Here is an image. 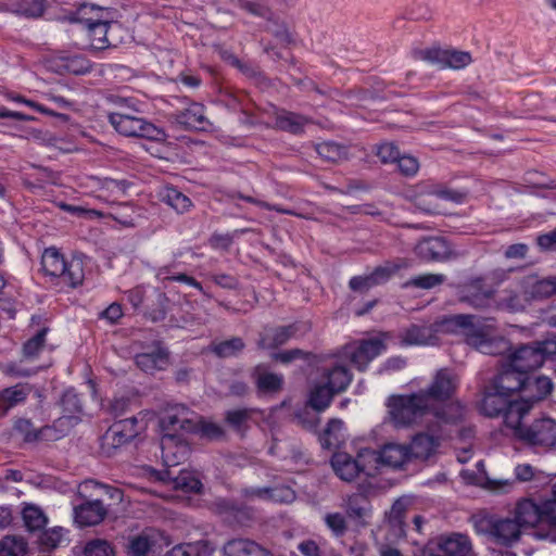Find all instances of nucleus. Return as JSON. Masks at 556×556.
I'll list each match as a JSON object with an SVG mask.
<instances>
[{
  "mask_svg": "<svg viewBox=\"0 0 556 556\" xmlns=\"http://www.w3.org/2000/svg\"><path fill=\"white\" fill-rule=\"evenodd\" d=\"M389 406L393 421L401 426L432 424L433 421L438 425L454 426L458 425L465 415V407L459 403H451L437 409L421 391L399 396Z\"/></svg>",
  "mask_w": 556,
  "mask_h": 556,
  "instance_id": "obj_1",
  "label": "nucleus"
},
{
  "mask_svg": "<svg viewBox=\"0 0 556 556\" xmlns=\"http://www.w3.org/2000/svg\"><path fill=\"white\" fill-rule=\"evenodd\" d=\"M531 403L515 404L506 417L511 434L532 446L556 448V420L545 417L529 426L522 425L523 417L530 412Z\"/></svg>",
  "mask_w": 556,
  "mask_h": 556,
  "instance_id": "obj_2",
  "label": "nucleus"
},
{
  "mask_svg": "<svg viewBox=\"0 0 556 556\" xmlns=\"http://www.w3.org/2000/svg\"><path fill=\"white\" fill-rule=\"evenodd\" d=\"M138 111L135 102L122 99L116 112L109 114V122L121 135L127 137H141L153 141H163L166 138L165 131L142 117L131 114Z\"/></svg>",
  "mask_w": 556,
  "mask_h": 556,
  "instance_id": "obj_3",
  "label": "nucleus"
},
{
  "mask_svg": "<svg viewBox=\"0 0 556 556\" xmlns=\"http://www.w3.org/2000/svg\"><path fill=\"white\" fill-rule=\"evenodd\" d=\"M86 260L74 255L66 260L56 248H47L41 255V267L46 275L60 279L71 288L80 286L85 279Z\"/></svg>",
  "mask_w": 556,
  "mask_h": 556,
  "instance_id": "obj_4",
  "label": "nucleus"
},
{
  "mask_svg": "<svg viewBox=\"0 0 556 556\" xmlns=\"http://www.w3.org/2000/svg\"><path fill=\"white\" fill-rule=\"evenodd\" d=\"M75 21L84 33L90 49L102 50L109 46V22L103 20L102 9L84 4L77 11Z\"/></svg>",
  "mask_w": 556,
  "mask_h": 556,
  "instance_id": "obj_5",
  "label": "nucleus"
},
{
  "mask_svg": "<svg viewBox=\"0 0 556 556\" xmlns=\"http://www.w3.org/2000/svg\"><path fill=\"white\" fill-rule=\"evenodd\" d=\"M475 530L479 534L501 546L510 547L517 543L522 534L520 523L515 518H500L486 516L475 521Z\"/></svg>",
  "mask_w": 556,
  "mask_h": 556,
  "instance_id": "obj_6",
  "label": "nucleus"
},
{
  "mask_svg": "<svg viewBox=\"0 0 556 556\" xmlns=\"http://www.w3.org/2000/svg\"><path fill=\"white\" fill-rule=\"evenodd\" d=\"M362 476L378 479L382 471V439L377 430L353 442Z\"/></svg>",
  "mask_w": 556,
  "mask_h": 556,
  "instance_id": "obj_7",
  "label": "nucleus"
},
{
  "mask_svg": "<svg viewBox=\"0 0 556 556\" xmlns=\"http://www.w3.org/2000/svg\"><path fill=\"white\" fill-rule=\"evenodd\" d=\"M546 501L538 504L533 500L523 498L515 507V519L520 523L521 529L534 527L538 523L548 526L546 533L538 532V536L556 543V517L546 513Z\"/></svg>",
  "mask_w": 556,
  "mask_h": 556,
  "instance_id": "obj_8",
  "label": "nucleus"
},
{
  "mask_svg": "<svg viewBox=\"0 0 556 556\" xmlns=\"http://www.w3.org/2000/svg\"><path fill=\"white\" fill-rule=\"evenodd\" d=\"M475 316L460 314L454 316L457 326L466 329V342L483 354H495L496 340L492 324H476Z\"/></svg>",
  "mask_w": 556,
  "mask_h": 556,
  "instance_id": "obj_9",
  "label": "nucleus"
},
{
  "mask_svg": "<svg viewBox=\"0 0 556 556\" xmlns=\"http://www.w3.org/2000/svg\"><path fill=\"white\" fill-rule=\"evenodd\" d=\"M496 289L488 285L483 277H476L465 282L458 291L460 303L467 304L473 308H491L496 303Z\"/></svg>",
  "mask_w": 556,
  "mask_h": 556,
  "instance_id": "obj_10",
  "label": "nucleus"
},
{
  "mask_svg": "<svg viewBox=\"0 0 556 556\" xmlns=\"http://www.w3.org/2000/svg\"><path fill=\"white\" fill-rule=\"evenodd\" d=\"M528 403L529 401L523 399L510 400L508 395L497 389H493V386L489 383L484 388L483 399L481 402V412L489 417L502 416L505 427L510 429V424L506 419L508 413H510L515 404Z\"/></svg>",
  "mask_w": 556,
  "mask_h": 556,
  "instance_id": "obj_11",
  "label": "nucleus"
},
{
  "mask_svg": "<svg viewBox=\"0 0 556 556\" xmlns=\"http://www.w3.org/2000/svg\"><path fill=\"white\" fill-rule=\"evenodd\" d=\"M443 426L447 425H438L435 421L427 424L429 432H420L413 438L408 447L410 455L419 459H428L433 455L440 445V441L450 437V433L443 430Z\"/></svg>",
  "mask_w": 556,
  "mask_h": 556,
  "instance_id": "obj_12",
  "label": "nucleus"
},
{
  "mask_svg": "<svg viewBox=\"0 0 556 556\" xmlns=\"http://www.w3.org/2000/svg\"><path fill=\"white\" fill-rule=\"evenodd\" d=\"M137 419L127 418L115 422L101 439V451L106 456L115 454L116 450L126 444L137 434Z\"/></svg>",
  "mask_w": 556,
  "mask_h": 556,
  "instance_id": "obj_13",
  "label": "nucleus"
},
{
  "mask_svg": "<svg viewBox=\"0 0 556 556\" xmlns=\"http://www.w3.org/2000/svg\"><path fill=\"white\" fill-rule=\"evenodd\" d=\"M200 422V416L184 405H175L168 408L161 418V427L168 433L181 430L193 433Z\"/></svg>",
  "mask_w": 556,
  "mask_h": 556,
  "instance_id": "obj_14",
  "label": "nucleus"
},
{
  "mask_svg": "<svg viewBox=\"0 0 556 556\" xmlns=\"http://www.w3.org/2000/svg\"><path fill=\"white\" fill-rule=\"evenodd\" d=\"M168 544L169 542L162 531L147 528L128 539L127 554L129 556H147L155 548H162Z\"/></svg>",
  "mask_w": 556,
  "mask_h": 556,
  "instance_id": "obj_15",
  "label": "nucleus"
},
{
  "mask_svg": "<svg viewBox=\"0 0 556 556\" xmlns=\"http://www.w3.org/2000/svg\"><path fill=\"white\" fill-rule=\"evenodd\" d=\"M381 348L380 339L363 340L345 345L343 355L358 369H364L370 361L379 355Z\"/></svg>",
  "mask_w": 556,
  "mask_h": 556,
  "instance_id": "obj_16",
  "label": "nucleus"
},
{
  "mask_svg": "<svg viewBox=\"0 0 556 556\" xmlns=\"http://www.w3.org/2000/svg\"><path fill=\"white\" fill-rule=\"evenodd\" d=\"M457 386L455 374L447 368H442L437 371L428 389L421 390V393H425L429 402L434 405L437 401L448 400L456 391Z\"/></svg>",
  "mask_w": 556,
  "mask_h": 556,
  "instance_id": "obj_17",
  "label": "nucleus"
},
{
  "mask_svg": "<svg viewBox=\"0 0 556 556\" xmlns=\"http://www.w3.org/2000/svg\"><path fill=\"white\" fill-rule=\"evenodd\" d=\"M144 475L157 481H163L175 490L182 492H200L202 483L199 478L191 471L181 470L176 477H172L170 471L159 472L152 468H146Z\"/></svg>",
  "mask_w": 556,
  "mask_h": 556,
  "instance_id": "obj_18",
  "label": "nucleus"
},
{
  "mask_svg": "<svg viewBox=\"0 0 556 556\" xmlns=\"http://www.w3.org/2000/svg\"><path fill=\"white\" fill-rule=\"evenodd\" d=\"M518 286L526 301L543 300L556 294V277L540 279L535 275H530L520 279Z\"/></svg>",
  "mask_w": 556,
  "mask_h": 556,
  "instance_id": "obj_19",
  "label": "nucleus"
},
{
  "mask_svg": "<svg viewBox=\"0 0 556 556\" xmlns=\"http://www.w3.org/2000/svg\"><path fill=\"white\" fill-rule=\"evenodd\" d=\"M506 363L521 374L528 372L543 365V356L536 351L534 344L521 345L506 359Z\"/></svg>",
  "mask_w": 556,
  "mask_h": 556,
  "instance_id": "obj_20",
  "label": "nucleus"
},
{
  "mask_svg": "<svg viewBox=\"0 0 556 556\" xmlns=\"http://www.w3.org/2000/svg\"><path fill=\"white\" fill-rule=\"evenodd\" d=\"M490 384L493 386V389H497L510 397L515 392L525 391L527 376L505 363L502 371L493 378Z\"/></svg>",
  "mask_w": 556,
  "mask_h": 556,
  "instance_id": "obj_21",
  "label": "nucleus"
},
{
  "mask_svg": "<svg viewBox=\"0 0 556 556\" xmlns=\"http://www.w3.org/2000/svg\"><path fill=\"white\" fill-rule=\"evenodd\" d=\"M416 253L428 262H443L451 257L452 249L444 238L430 237L416 245Z\"/></svg>",
  "mask_w": 556,
  "mask_h": 556,
  "instance_id": "obj_22",
  "label": "nucleus"
},
{
  "mask_svg": "<svg viewBox=\"0 0 556 556\" xmlns=\"http://www.w3.org/2000/svg\"><path fill=\"white\" fill-rule=\"evenodd\" d=\"M386 163L394 164L396 169L407 177L416 175L419 169L417 159L402 154L393 142L384 143V164Z\"/></svg>",
  "mask_w": 556,
  "mask_h": 556,
  "instance_id": "obj_23",
  "label": "nucleus"
},
{
  "mask_svg": "<svg viewBox=\"0 0 556 556\" xmlns=\"http://www.w3.org/2000/svg\"><path fill=\"white\" fill-rule=\"evenodd\" d=\"M331 467L334 473L343 481H354L358 476H362L357 455L353 457L346 452H336L331 457Z\"/></svg>",
  "mask_w": 556,
  "mask_h": 556,
  "instance_id": "obj_24",
  "label": "nucleus"
},
{
  "mask_svg": "<svg viewBox=\"0 0 556 556\" xmlns=\"http://www.w3.org/2000/svg\"><path fill=\"white\" fill-rule=\"evenodd\" d=\"M106 516V509L99 501L86 502L74 508V519L79 527L99 525Z\"/></svg>",
  "mask_w": 556,
  "mask_h": 556,
  "instance_id": "obj_25",
  "label": "nucleus"
},
{
  "mask_svg": "<svg viewBox=\"0 0 556 556\" xmlns=\"http://www.w3.org/2000/svg\"><path fill=\"white\" fill-rule=\"evenodd\" d=\"M172 118L187 129L202 130L208 126L204 114V106L193 102L185 110L172 115Z\"/></svg>",
  "mask_w": 556,
  "mask_h": 556,
  "instance_id": "obj_26",
  "label": "nucleus"
},
{
  "mask_svg": "<svg viewBox=\"0 0 556 556\" xmlns=\"http://www.w3.org/2000/svg\"><path fill=\"white\" fill-rule=\"evenodd\" d=\"M161 448L163 462L167 467L177 466L188 454V446L172 433L163 435Z\"/></svg>",
  "mask_w": 556,
  "mask_h": 556,
  "instance_id": "obj_27",
  "label": "nucleus"
},
{
  "mask_svg": "<svg viewBox=\"0 0 556 556\" xmlns=\"http://www.w3.org/2000/svg\"><path fill=\"white\" fill-rule=\"evenodd\" d=\"M438 546L446 556H469L472 549L468 535L457 532L441 536Z\"/></svg>",
  "mask_w": 556,
  "mask_h": 556,
  "instance_id": "obj_28",
  "label": "nucleus"
},
{
  "mask_svg": "<svg viewBox=\"0 0 556 556\" xmlns=\"http://www.w3.org/2000/svg\"><path fill=\"white\" fill-rule=\"evenodd\" d=\"M408 505L409 501L405 497H400L393 503L388 516V523L390 527L388 539H401L405 535L404 517Z\"/></svg>",
  "mask_w": 556,
  "mask_h": 556,
  "instance_id": "obj_29",
  "label": "nucleus"
},
{
  "mask_svg": "<svg viewBox=\"0 0 556 556\" xmlns=\"http://www.w3.org/2000/svg\"><path fill=\"white\" fill-rule=\"evenodd\" d=\"M80 420V417L62 414L53 425L45 426L40 429L41 438L47 441H56L65 437L73 427Z\"/></svg>",
  "mask_w": 556,
  "mask_h": 556,
  "instance_id": "obj_30",
  "label": "nucleus"
},
{
  "mask_svg": "<svg viewBox=\"0 0 556 556\" xmlns=\"http://www.w3.org/2000/svg\"><path fill=\"white\" fill-rule=\"evenodd\" d=\"M224 554L226 556H273L268 549L244 539L229 541L224 546Z\"/></svg>",
  "mask_w": 556,
  "mask_h": 556,
  "instance_id": "obj_31",
  "label": "nucleus"
},
{
  "mask_svg": "<svg viewBox=\"0 0 556 556\" xmlns=\"http://www.w3.org/2000/svg\"><path fill=\"white\" fill-rule=\"evenodd\" d=\"M352 380L350 371L344 366H334L326 370L318 381L326 384L334 393L344 391Z\"/></svg>",
  "mask_w": 556,
  "mask_h": 556,
  "instance_id": "obj_32",
  "label": "nucleus"
},
{
  "mask_svg": "<svg viewBox=\"0 0 556 556\" xmlns=\"http://www.w3.org/2000/svg\"><path fill=\"white\" fill-rule=\"evenodd\" d=\"M31 387L27 383H20L11 388H7L0 392V406L9 409L23 403L29 393Z\"/></svg>",
  "mask_w": 556,
  "mask_h": 556,
  "instance_id": "obj_33",
  "label": "nucleus"
},
{
  "mask_svg": "<svg viewBox=\"0 0 556 556\" xmlns=\"http://www.w3.org/2000/svg\"><path fill=\"white\" fill-rule=\"evenodd\" d=\"M525 391H529L531 393L530 396L525 400L529 401L532 406L534 402L542 401L552 393L553 382L551 378L546 376H540L534 380H530L527 376V386L525 387Z\"/></svg>",
  "mask_w": 556,
  "mask_h": 556,
  "instance_id": "obj_34",
  "label": "nucleus"
},
{
  "mask_svg": "<svg viewBox=\"0 0 556 556\" xmlns=\"http://www.w3.org/2000/svg\"><path fill=\"white\" fill-rule=\"evenodd\" d=\"M161 200L177 213H185L192 206L191 200L173 187H165L160 191Z\"/></svg>",
  "mask_w": 556,
  "mask_h": 556,
  "instance_id": "obj_35",
  "label": "nucleus"
},
{
  "mask_svg": "<svg viewBox=\"0 0 556 556\" xmlns=\"http://www.w3.org/2000/svg\"><path fill=\"white\" fill-rule=\"evenodd\" d=\"M136 364L143 371L148 372L164 369L168 364L167 354L160 349L151 353H141L136 356Z\"/></svg>",
  "mask_w": 556,
  "mask_h": 556,
  "instance_id": "obj_36",
  "label": "nucleus"
},
{
  "mask_svg": "<svg viewBox=\"0 0 556 556\" xmlns=\"http://www.w3.org/2000/svg\"><path fill=\"white\" fill-rule=\"evenodd\" d=\"M336 393L320 381H316L311 389L308 404L315 410L323 412L331 403Z\"/></svg>",
  "mask_w": 556,
  "mask_h": 556,
  "instance_id": "obj_37",
  "label": "nucleus"
},
{
  "mask_svg": "<svg viewBox=\"0 0 556 556\" xmlns=\"http://www.w3.org/2000/svg\"><path fill=\"white\" fill-rule=\"evenodd\" d=\"M407 446L384 443V467L401 468L409 458Z\"/></svg>",
  "mask_w": 556,
  "mask_h": 556,
  "instance_id": "obj_38",
  "label": "nucleus"
},
{
  "mask_svg": "<svg viewBox=\"0 0 556 556\" xmlns=\"http://www.w3.org/2000/svg\"><path fill=\"white\" fill-rule=\"evenodd\" d=\"M22 517L28 531L41 530L48 522V518L42 509L34 504L24 505Z\"/></svg>",
  "mask_w": 556,
  "mask_h": 556,
  "instance_id": "obj_39",
  "label": "nucleus"
},
{
  "mask_svg": "<svg viewBox=\"0 0 556 556\" xmlns=\"http://www.w3.org/2000/svg\"><path fill=\"white\" fill-rule=\"evenodd\" d=\"M292 336V327L266 329L260 340L263 349H274L286 343Z\"/></svg>",
  "mask_w": 556,
  "mask_h": 556,
  "instance_id": "obj_40",
  "label": "nucleus"
},
{
  "mask_svg": "<svg viewBox=\"0 0 556 556\" xmlns=\"http://www.w3.org/2000/svg\"><path fill=\"white\" fill-rule=\"evenodd\" d=\"M345 508L348 515L359 522H366L370 517V507L366 500L359 494L349 496Z\"/></svg>",
  "mask_w": 556,
  "mask_h": 556,
  "instance_id": "obj_41",
  "label": "nucleus"
},
{
  "mask_svg": "<svg viewBox=\"0 0 556 556\" xmlns=\"http://www.w3.org/2000/svg\"><path fill=\"white\" fill-rule=\"evenodd\" d=\"M307 123V118L292 112H281L276 117L278 128L293 134L300 132Z\"/></svg>",
  "mask_w": 556,
  "mask_h": 556,
  "instance_id": "obj_42",
  "label": "nucleus"
},
{
  "mask_svg": "<svg viewBox=\"0 0 556 556\" xmlns=\"http://www.w3.org/2000/svg\"><path fill=\"white\" fill-rule=\"evenodd\" d=\"M27 542L22 536L7 535L0 541V556H25Z\"/></svg>",
  "mask_w": 556,
  "mask_h": 556,
  "instance_id": "obj_43",
  "label": "nucleus"
},
{
  "mask_svg": "<svg viewBox=\"0 0 556 556\" xmlns=\"http://www.w3.org/2000/svg\"><path fill=\"white\" fill-rule=\"evenodd\" d=\"M472 62L469 52L444 49L442 68L462 70Z\"/></svg>",
  "mask_w": 556,
  "mask_h": 556,
  "instance_id": "obj_44",
  "label": "nucleus"
},
{
  "mask_svg": "<svg viewBox=\"0 0 556 556\" xmlns=\"http://www.w3.org/2000/svg\"><path fill=\"white\" fill-rule=\"evenodd\" d=\"M344 424L340 419H331L324 431L323 444L327 447L339 445L344 441Z\"/></svg>",
  "mask_w": 556,
  "mask_h": 556,
  "instance_id": "obj_45",
  "label": "nucleus"
},
{
  "mask_svg": "<svg viewBox=\"0 0 556 556\" xmlns=\"http://www.w3.org/2000/svg\"><path fill=\"white\" fill-rule=\"evenodd\" d=\"M85 556H115L114 545L105 539H92L84 547Z\"/></svg>",
  "mask_w": 556,
  "mask_h": 556,
  "instance_id": "obj_46",
  "label": "nucleus"
},
{
  "mask_svg": "<svg viewBox=\"0 0 556 556\" xmlns=\"http://www.w3.org/2000/svg\"><path fill=\"white\" fill-rule=\"evenodd\" d=\"M9 101H12V102H15V103H21V104H24L39 113H42V114H46V115H49V116H54V117H58V118H62V119H66V116L64 114H61V113H56L54 112L53 110H50L49 108L36 102V101H33L30 99H27L18 93H14V92H7L5 96H4Z\"/></svg>",
  "mask_w": 556,
  "mask_h": 556,
  "instance_id": "obj_47",
  "label": "nucleus"
},
{
  "mask_svg": "<svg viewBox=\"0 0 556 556\" xmlns=\"http://www.w3.org/2000/svg\"><path fill=\"white\" fill-rule=\"evenodd\" d=\"M445 279L446 276L443 274H424L413 277L410 280L405 282V286L429 290L442 285Z\"/></svg>",
  "mask_w": 556,
  "mask_h": 556,
  "instance_id": "obj_48",
  "label": "nucleus"
},
{
  "mask_svg": "<svg viewBox=\"0 0 556 556\" xmlns=\"http://www.w3.org/2000/svg\"><path fill=\"white\" fill-rule=\"evenodd\" d=\"M433 332L428 326H413L408 329L405 341L408 344H430L432 343Z\"/></svg>",
  "mask_w": 556,
  "mask_h": 556,
  "instance_id": "obj_49",
  "label": "nucleus"
},
{
  "mask_svg": "<svg viewBox=\"0 0 556 556\" xmlns=\"http://www.w3.org/2000/svg\"><path fill=\"white\" fill-rule=\"evenodd\" d=\"M66 540L65 530L61 527L51 528L40 535V544L46 548L59 547Z\"/></svg>",
  "mask_w": 556,
  "mask_h": 556,
  "instance_id": "obj_50",
  "label": "nucleus"
},
{
  "mask_svg": "<svg viewBox=\"0 0 556 556\" xmlns=\"http://www.w3.org/2000/svg\"><path fill=\"white\" fill-rule=\"evenodd\" d=\"M494 306L511 312H517L525 308V302L516 291L507 289L504 291V295L498 301H496Z\"/></svg>",
  "mask_w": 556,
  "mask_h": 556,
  "instance_id": "obj_51",
  "label": "nucleus"
},
{
  "mask_svg": "<svg viewBox=\"0 0 556 556\" xmlns=\"http://www.w3.org/2000/svg\"><path fill=\"white\" fill-rule=\"evenodd\" d=\"M243 348L244 343L240 338H232L215 344L213 351L220 357H230L237 355Z\"/></svg>",
  "mask_w": 556,
  "mask_h": 556,
  "instance_id": "obj_52",
  "label": "nucleus"
},
{
  "mask_svg": "<svg viewBox=\"0 0 556 556\" xmlns=\"http://www.w3.org/2000/svg\"><path fill=\"white\" fill-rule=\"evenodd\" d=\"M62 414L78 416L81 413V404L74 390H66L61 399Z\"/></svg>",
  "mask_w": 556,
  "mask_h": 556,
  "instance_id": "obj_53",
  "label": "nucleus"
},
{
  "mask_svg": "<svg viewBox=\"0 0 556 556\" xmlns=\"http://www.w3.org/2000/svg\"><path fill=\"white\" fill-rule=\"evenodd\" d=\"M379 285L377 273L363 276H354L349 281V287L355 292H366L375 286Z\"/></svg>",
  "mask_w": 556,
  "mask_h": 556,
  "instance_id": "obj_54",
  "label": "nucleus"
},
{
  "mask_svg": "<svg viewBox=\"0 0 556 556\" xmlns=\"http://www.w3.org/2000/svg\"><path fill=\"white\" fill-rule=\"evenodd\" d=\"M47 329H41L31 339H29L23 348L25 358H34L43 348Z\"/></svg>",
  "mask_w": 556,
  "mask_h": 556,
  "instance_id": "obj_55",
  "label": "nucleus"
},
{
  "mask_svg": "<svg viewBox=\"0 0 556 556\" xmlns=\"http://www.w3.org/2000/svg\"><path fill=\"white\" fill-rule=\"evenodd\" d=\"M444 49L432 47L415 51V58L442 68Z\"/></svg>",
  "mask_w": 556,
  "mask_h": 556,
  "instance_id": "obj_56",
  "label": "nucleus"
},
{
  "mask_svg": "<svg viewBox=\"0 0 556 556\" xmlns=\"http://www.w3.org/2000/svg\"><path fill=\"white\" fill-rule=\"evenodd\" d=\"M282 384V377L270 374V372H264L258 374L257 376V387L260 390L265 392H274L281 388Z\"/></svg>",
  "mask_w": 556,
  "mask_h": 556,
  "instance_id": "obj_57",
  "label": "nucleus"
},
{
  "mask_svg": "<svg viewBox=\"0 0 556 556\" xmlns=\"http://www.w3.org/2000/svg\"><path fill=\"white\" fill-rule=\"evenodd\" d=\"M432 194L438 197L439 199L445 201H452L454 203H463L467 195V190H455L447 187H437L433 189Z\"/></svg>",
  "mask_w": 556,
  "mask_h": 556,
  "instance_id": "obj_58",
  "label": "nucleus"
},
{
  "mask_svg": "<svg viewBox=\"0 0 556 556\" xmlns=\"http://www.w3.org/2000/svg\"><path fill=\"white\" fill-rule=\"evenodd\" d=\"M326 526L336 535L341 536L346 531L345 517L340 513H329L324 518Z\"/></svg>",
  "mask_w": 556,
  "mask_h": 556,
  "instance_id": "obj_59",
  "label": "nucleus"
},
{
  "mask_svg": "<svg viewBox=\"0 0 556 556\" xmlns=\"http://www.w3.org/2000/svg\"><path fill=\"white\" fill-rule=\"evenodd\" d=\"M16 12L25 16L37 17L43 12V3L41 0H21L17 3Z\"/></svg>",
  "mask_w": 556,
  "mask_h": 556,
  "instance_id": "obj_60",
  "label": "nucleus"
},
{
  "mask_svg": "<svg viewBox=\"0 0 556 556\" xmlns=\"http://www.w3.org/2000/svg\"><path fill=\"white\" fill-rule=\"evenodd\" d=\"M14 429L24 438L25 441L33 442L43 440L41 438L40 429L35 430L33 424L28 419H20L16 421Z\"/></svg>",
  "mask_w": 556,
  "mask_h": 556,
  "instance_id": "obj_61",
  "label": "nucleus"
},
{
  "mask_svg": "<svg viewBox=\"0 0 556 556\" xmlns=\"http://www.w3.org/2000/svg\"><path fill=\"white\" fill-rule=\"evenodd\" d=\"M295 500V492L289 486L269 488L268 502L290 504Z\"/></svg>",
  "mask_w": 556,
  "mask_h": 556,
  "instance_id": "obj_62",
  "label": "nucleus"
},
{
  "mask_svg": "<svg viewBox=\"0 0 556 556\" xmlns=\"http://www.w3.org/2000/svg\"><path fill=\"white\" fill-rule=\"evenodd\" d=\"M410 267V262L406 258H396L384 263V278L402 276V273Z\"/></svg>",
  "mask_w": 556,
  "mask_h": 556,
  "instance_id": "obj_63",
  "label": "nucleus"
},
{
  "mask_svg": "<svg viewBox=\"0 0 556 556\" xmlns=\"http://www.w3.org/2000/svg\"><path fill=\"white\" fill-rule=\"evenodd\" d=\"M188 545L191 556H211L216 549V546L207 540L190 542Z\"/></svg>",
  "mask_w": 556,
  "mask_h": 556,
  "instance_id": "obj_64",
  "label": "nucleus"
}]
</instances>
